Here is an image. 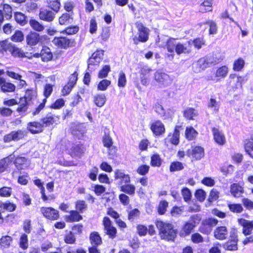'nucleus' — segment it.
I'll return each mask as SVG.
<instances>
[{"label":"nucleus","instance_id":"nucleus-38","mask_svg":"<svg viewBox=\"0 0 253 253\" xmlns=\"http://www.w3.org/2000/svg\"><path fill=\"white\" fill-rule=\"evenodd\" d=\"M198 135V131L192 126H187L185 130V137L188 141L196 139Z\"/></svg>","mask_w":253,"mask_h":253},{"label":"nucleus","instance_id":"nucleus-19","mask_svg":"<svg viewBox=\"0 0 253 253\" xmlns=\"http://www.w3.org/2000/svg\"><path fill=\"white\" fill-rule=\"evenodd\" d=\"M68 154L72 158H80L84 153V148L82 144H72L70 148H66Z\"/></svg>","mask_w":253,"mask_h":253},{"label":"nucleus","instance_id":"nucleus-24","mask_svg":"<svg viewBox=\"0 0 253 253\" xmlns=\"http://www.w3.org/2000/svg\"><path fill=\"white\" fill-rule=\"evenodd\" d=\"M191 41H187L184 43L178 42L176 45L175 52L178 55L189 54L191 52Z\"/></svg>","mask_w":253,"mask_h":253},{"label":"nucleus","instance_id":"nucleus-44","mask_svg":"<svg viewBox=\"0 0 253 253\" xmlns=\"http://www.w3.org/2000/svg\"><path fill=\"white\" fill-rule=\"evenodd\" d=\"M185 164L178 161H174L170 163L169 167L170 172L181 171L184 169Z\"/></svg>","mask_w":253,"mask_h":253},{"label":"nucleus","instance_id":"nucleus-35","mask_svg":"<svg viewBox=\"0 0 253 253\" xmlns=\"http://www.w3.org/2000/svg\"><path fill=\"white\" fill-rule=\"evenodd\" d=\"M199 115L198 110L193 107H187L183 111V117L189 121L194 120Z\"/></svg>","mask_w":253,"mask_h":253},{"label":"nucleus","instance_id":"nucleus-25","mask_svg":"<svg viewBox=\"0 0 253 253\" xmlns=\"http://www.w3.org/2000/svg\"><path fill=\"white\" fill-rule=\"evenodd\" d=\"M140 81L142 85L147 86L149 83V74L152 70L146 65H143L140 67Z\"/></svg>","mask_w":253,"mask_h":253},{"label":"nucleus","instance_id":"nucleus-18","mask_svg":"<svg viewBox=\"0 0 253 253\" xmlns=\"http://www.w3.org/2000/svg\"><path fill=\"white\" fill-rule=\"evenodd\" d=\"M154 79L159 84L168 86L171 84L172 79L166 73L161 70H158L154 74Z\"/></svg>","mask_w":253,"mask_h":253},{"label":"nucleus","instance_id":"nucleus-27","mask_svg":"<svg viewBox=\"0 0 253 253\" xmlns=\"http://www.w3.org/2000/svg\"><path fill=\"white\" fill-rule=\"evenodd\" d=\"M213 139L214 142L219 146H223L226 143V138L224 134L218 128H211Z\"/></svg>","mask_w":253,"mask_h":253},{"label":"nucleus","instance_id":"nucleus-63","mask_svg":"<svg viewBox=\"0 0 253 253\" xmlns=\"http://www.w3.org/2000/svg\"><path fill=\"white\" fill-rule=\"evenodd\" d=\"M59 0H47L49 6L55 12H58L60 8Z\"/></svg>","mask_w":253,"mask_h":253},{"label":"nucleus","instance_id":"nucleus-48","mask_svg":"<svg viewBox=\"0 0 253 253\" xmlns=\"http://www.w3.org/2000/svg\"><path fill=\"white\" fill-rule=\"evenodd\" d=\"M14 18L16 21L22 26L25 25L28 22L27 17L20 12H15Z\"/></svg>","mask_w":253,"mask_h":253},{"label":"nucleus","instance_id":"nucleus-17","mask_svg":"<svg viewBox=\"0 0 253 253\" xmlns=\"http://www.w3.org/2000/svg\"><path fill=\"white\" fill-rule=\"evenodd\" d=\"M182 125H176L172 133H169V142L172 145L177 146L180 142V131L183 130Z\"/></svg>","mask_w":253,"mask_h":253},{"label":"nucleus","instance_id":"nucleus-20","mask_svg":"<svg viewBox=\"0 0 253 253\" xmlns=\"http://www.w3.org/2000/svg\"><path fill=\"white\" fill-rule=\"evenodd\" d=\"M57 117L51 112H48L46 115L40 119V122L43 128L55 126Z\"/></svg>","mask_w":253,"mask_h":253},{"label":"nucleus","instance_id":"nucleus-28","mask_svg":"<svg viewBox=\"0 0 253 253\" xmlns=\"http://www.w3.org/2000/svg\"><path fill=\"white\" fill-rule=\"evenodd\" d=\"M83 218L78 210H71L69 214L64 216V219L68 223L77 222L82 220Z\"/></svg>","mask_w":253,"mask_h":253},{"label":"nucleus","instance_id":"nucleus-26","mask_svg":"<svg viewBox=\"0 0 253 253\" xmlns=\"http://www.w3.org/2000/svg\"><path fill=\"white\" fill-rule=\"evenodd\" d=\"M32 58H41L43 62H48L52 58V54L49 48L46 46L43 47L40 53H35L31 55Z\"/></svg>","mask_w":253,"mask_h":253},{"label":"nucleus","instance_id":"nucleus-62","mask_svg":"<svg viewBox=\"0 0 253 253\" xmlns=\"http://www.w3.org/2000/svg\"><path fill=\"white\" fill-rule=\"evenodd\" d=\"M53 85L50 84H46L44 86L43 95L44 98L43 99H46V101L53 91Z\"/></svg>","mask_w":253,"mask_h":253},{"label":"nucleus","instance_id":"nucleus-34","mask_svg":"<svg viewBox=\"0 0 253 253\" xmlns=\"http://www.w3.org/2000/svg\"><path fill=\"white\" fill-rule=\"evenodd\" d=\"M17 105H18V107L16 111L20 115L25 116L28 114L29 102L20 97L19 102Z\"/></svg>","mask_w":253,"mask_h":253},{"label":"nucleus","instance_id":"nucleus-43","mask_svg":"<svg viewBox=\"0 0 253 253\" xmlns=\"http://www.w3.org/2000/svg\"><path fill=\"white\" fill-rule=\"evenodd\" d=\"M103 50H97L89 59V63H100L103 59Z\"/></svg>","mask_w":253,"mask_h":253},{"label":"nucleus","instance_id":"nucleus-57","mask_svg":"<svg viewBox=\"0 0 253 253\" xmlns=\"http://www.w3.org/2000/svg\"><path fill=\"white\" fill-rule=\"evenodd\" d=\"M29 24L34 30L38 32L42 31L44 29V26L42 24L35 19H31L29 21Z\"/></svg>","mask_w":253,"mask_h":253},{"label":"nucleus","instance_id":"nucleus-55","mask_svg":"<svg viewBox=\"0 0 253 253\" xmlns=\"http://www.w3.org/2000/svg\"><path fill=\"white\" fill-rule=\"evenodd\" d=\"M140 214V211L138 209H133L128 212L127 219L129 221L133 222L139 218Z\"/></svg>","mask_w":253,"mask_h":253},{"label":"nucleus","instance_id":"nucleus-50","mask_svg":"<svg viewBox=\"0 0 253 253\" xmlns=\"http://www.w3.org/2000/svg\"><path fill=\"white\" fill-rule=\"evenodd\" d=\"M36 97V92L33 89H27L25 95L21 97L22 99L29 102L32 101Z\"/></svg>","mask_w":253,"mask_h":253},{"label":"nucleus","instance_id":"nucleus-2","mask_svg":"<svg viewBox=\"0 0 253 253\" xmlns=\"http://www.w3.org/2000/svg\"><path fill=\"white\" fill-rule=\"evenodd\" d=\"M155 224L162 240L167 241H174L176 237L177 231L174 229V226L172 224L161 220H156Z\"/></svg>","mask_w":253,"mask_h":253},{"label":"nucleus","instance_id":"nucleus-14","mask_svg":"<svg viewBox=\"0 0 253 253\" xmlns=\"http://www.w3.org/2000/svg\"><path fill=\"white\" fill-rule=\"evenodd\" d=\"M239 225L242 227V234L245 236L250 235L253 230V220H249L243 218L237 219Z\"/></svg>","mask_w":253,"mask_h":253},{"label":"nucleus","instance_id":"nucleus-10","mask_svg":"<svg viewBox=\"0 0 253 253\" xmlns=\"http://www.w3.org/2000/svg\"><path fill=\"white\" fill-rule=\"evenodd\" d=\"M102 225L104 227L105 233L110 239H114L117 237V230L112 224L110 218L107 216L103 218Z\"/></svg>","mask_w":253,"mask_h":253},{"label":"nucleus","instance_id":"nucleus-45","mask_svg":"<svg viewBox=\"0 0 253 253\" xmlns=\"http://www.w3.org/2000/svg\"><path fill=\"white\" fill-rule=\"evenodd\" d=\"M227 207L229 211L234 213H241L244 209L241 204L239 203H228Z\"/></svg>","mask_w":253,"mask_h":253},{"label":"nucleus","instance_id":"nucleus-7","mask_svg":"<svg viewBox=\"0 0 253 253\" xmlns=\"http://www.w3.org/2000/svg\"><path fill=\"white\" fill-rule=\"evenodd\" d=\"M238 235L237 231L232 232L228 239L223 243L221 246L225 251H236L238 250Z\"/></svg>","mask_w":253,"mask_h":253},{"label":"nucleus","instance_id":"nucleus-42","mask_svg":"<svg viewBox=\"0 0 253 253\" xmlns=\"http://www.w3.org/2000/svg\"><path fill=\"white\" fill-rule=\"evenodd\" d=\"M94 103L98 107H102L105 104L107 98L104 93H98L93 97Z\"/></svg>","mask_w":253,"mask_h":253},{"label":"nucleus","instance_id":"nucleus-1","mask_svg":"<svg viewBox=\"0 0 253 253\" xmlns=\"http://www.w3.org/2000/svg\"><path fill=\"white\" fill-rule=\"evenodd\" d=\"M114 179L118 180L120 191L130 196L135 193V187L130 184L131 178L129 174L126 173L123 169H116L114 171Z\"/></svg>","mask_w":253,"mask_h":253},{"label":"nucleus","instance_id":"nucleus-16","mask_svg":"<svg viewBox=\"0 0 253 253\" xmlns=\"http://www.w3.org/2000/svg\"><path fill=\"white\" fill-rule=\"evenodd\" d=\"M52 42L55 45L63 48L74 46L75 45V42L73 39L62 37L54 38Z\"/></svg>","mask_w":253,"mask_h":253},{"label":"nucleus","instance_id":"nucleus-36","mask_svg":"<svg viewBox=\"0 0 253 253\" xmlns=\"http://www.w3.org/2000/svg\"><path fill=\"white\" fill-rule=\"evenodd\" d=\"M89 240L91 245L99 246L103 243L102 239L97 231L91 232L89 236Z\"/></svg>","mask_w":253,"mask_h":253},{"label":"nucleus","instance_id":"nucleus-6","mask_svg":"<svg viewBox=\"0 0 253 253\" xmlns=\"http://www.w3.org/2000/svg\"><path fill=\"white\" fill-rule=\"evenodd\" d=\"M186 154L192 162L201 160L205 156V149L200 145H192L187 149Z\"/></svg>","mask_w":253,"mask_h":253},{"label":"nucleus","instance_id":"nucleus-49","mask_svg":"<svg viewBox=\"0 0 253 253\" xmlns=\"http://www.w3.org/2000/svg\"><path fill=\"white\" fill-rule=\"evenodd\" d=\"M102 142L103 146L109 149L111 147L113 144V139L110 135L109 132H105L104 135L102 137Z\"/></svg>","mask_w":253,"mask_h":253},{"label":"nucleus","instance_id":"nucleus-56","mask_svg":"<svg viewBox=\"0 0 253 253\" xmlns=\"http://www.w3.org/2000/svg\"><path fill=\"white\" fill-rule=\"evenodd\" d=\"M87 208V205L83 200H77L75 202V210H78L80 213H83Z\"/></svg>","mask_w":253,"mask_h":253},{"label":"nucleus","instance_id":"nucleus-22","mask_svg":"<svg viewBox=\"0 0 253 253\" xmlns=\"http://www.w3.org/2000/svg\"><path fill=\"white\" fill-rule=\"evenodd\" d=\"M13 163L17 170L19 171L27 169L29 166L28 159L25 157L20 156L16 157L13 160Z\"/></svg>","mask_w":253,"mask_h":253},{"label":"nucleus","instance_id":"nucleus-13","mask_svg":"<svg viewBox=\"0 0 253 253\" xmlns=\"http://www.w3.org/2000/svg\"><path fill=\"white\" fill-rule=\"evenodd\" d=\"M136 27L138 31V37H135L133 38L134 43L137 44L139 42H146L148 39V29L141 23H137Z\"/></svg>","mask_w":253,"mask_h":253},{"label":"nucleus","instance_id":"nucleus-40","mask_svg":"<svg viewBox=\"0 0 253 253\" xmlns=\"http://www.w3.org/2000/svg\"><path fill=\"white\" fill-rule=\"evenodd\" d=\"M12 241L13 238L10 236H2L0 238V248L2 250L9 248Z\"/></svg>","mask_w":253,"mask_h":253},{"label":"nucleus","instance_id":"nucleus-51","mask_svg":"<svg viewBox=\"0 0 253 253\" xmlns=\"http://www.w3.org/2000/svg\"><path fill=\"white\" fill-rule=\"evenodd\" d=\"M16 207L15 204L10 202L9 201H6L4 203H1L0 205V208H2L3 210L8 212L14 211H15Z\"/></svg>","mask_w":253,"mask_h":253},{"label":"nucleus","instance_id":"nucleus-39","mask_svg":"<svg viewBox=\"0 0 253 253\" xmlns=\"http://www.w3.org/2000/svg\"><path fill=\"white\" fill-rule=\"evenodd\" d=\"M12 154L5 157L0 160V173L5 171L12 164L13 158Z\"/></svg>","mask_w":253,"mask_h":253},{"label":"nucleus","instance_id":"nucleus-5","mask_svg":"<svg viewBox=\"0 0 253 253\" xmlns=\"http://www.w3.org/2000/svg\"><path fill=\"white\" fill-rule=\"evenodd\" d=\"M40 212L47 221H55L60 217L59 211L52 207H42L40 208Z\"/></svg>","mask_w":253,"mask_h":253},{"label":"nucleus","instance_id":"nucleus-41","mask_svg":"<svg viewBox=\"0 0 253 253\" xmlns=\"http://www.w3.org/2000/svg\"><path fill=\"white\" fill-rule=\"evenodd\" d=\"M40 35L36 32H31L26 36V42L28 45L33 46L36 45L40 41Z\"/></svg>","mask_w":253,"mask_h":253},{"label":"nucleus","instance_id":"nucleus-31","mask_svg":"<svg viewBox=\"0 0 253 253\" xmlns=\"http://www.w3.org/2000/svg\"><path fill=\"white\" fill-rule=\"evenodd\" d=\"M230 192L234 198H241L244 193V187L239 183H232L230 186Z\"/></svg>","mask_w":253,"mask_h":253},{"label":"nucleus","instance_id":"nucleus-29","mask_svg":"<svg viewBox=\"0 0 253 253\" xmlns=\"http://www.w3.org/2000/svg\"><path fill=\"white\" fill-rule=\"evenodd\" d=\"M228 72V69L225 65L219 67L216 71L214 78L211 77L209 80L215 81L216 82H219L221 80L225 78Z\"/></svg>","mask_w":253,"mask_h":253},{"label":"nucleus","instance_id":"nucleus-9","mask_svg":"<svg viewBox=\"0 0 253 253\" xmlns=\"http://www.w3.org/2000/svg\"><path fill=\"white\" fill-rule=\"evenodd\" d=\"M26 130L18 129L11 131L10 133L3 136V140L5 143H9L11 141H18L24 139L27 136Z\"/></svg>","mask_w":253,"mask_h":253},{"label":"nucleus","instance_id":"nucleus-60","mask_svg":"<svg viewBox=\"0 0 253 253\" xmlns=\"http://www.w3.org/2000/svg\"><path fill=\"white\" fill-rule=\"evenodd\" d=\"M150 170V166L149 165L143 164L138 166L136 169V172L140 175H145Z\"/></svg>","mask_w":253,"mask_h":253},{"label":"nucleus","instance_id":"nucleus-21","mask_svg":"<svg viewBox=\"0 0 253 253\" xmlns=\"http://www.w3.org/2000/svg\"><path fill=\"white\" fill-rule=\"evenodd\" d=\"M214 238L219 241H223L227 239L229 231L227 226L221 225L217 226L213 231Z\"/></svg>","mask_w":253,"mask_h":253},{"label":"nucleus","instance_id":"nucleus-11","mask_svg":"<svg viewBox=\"0 0 253 253\" xmlns=\"http://www.w3.org/2000/svg\"><path fill=\"white\" fill-rule=\"evenodd\" d=\"M78 80V73L75 71L72 74L68 79L67 83L61 89V94L65 96L70 94L73 88L76 85Z\"/></svg>","mask_w":253,"mask_h":253},{"label":"nucleus","instance_id":"nucleus-33","mask_svg":"<svg viewBox=\"0 0 253 253\" xmlns=\"http://www.w3.org/2000/svg\"><path fill=\"white\" fill-rule=\"evenodd\" d=\"M244 149L246 153L253 159V131L251 137L245 140Z\"/></svg>","mask_w":253,"mask_h":253},{"label":"nucleus","instance_id":"nucleus-54","mask_svg":"<svg viewBox=\"0 0 253 253\" xmlns=\"http://www.w3.org/2000/svg\"><path fill=\"white\" fill-rule=\"evenodd\" d=\"M65 101L63 98H60L56 99L50 105L49 108L51 109L58 110L65 106Z\"/></svg>","mask_w":253,"mask_h":253},{"label":"nucleus","instance_id":"nucleus-37","mask_svg":"<svg viewBox=\"0 0 253 253\" xmlns=\"http://www.w3.org/2000/svg\"><path fill=\"white\" fill-rule=\"evenodd\" d=\"M163 159L159 154L156 153L150 156V164L152 167L160 168L163 164Z\"/></svg>","mask_w":253,"mask_h":253},{"label":"nucleus","instance_id":"nucleus-53","mask_svg":"<svg viewBox=\"0 0 253 253\" xmlns=\"http://www.w3.org/2000/svg\"><path fill=\"white\" fill-rule=\"evenodd\" d=\"M64 242L67 244H75L76 242V238L75 234L70 231L65 234L63 239Z\"/></svg>","mask_w":253,"mask_h":253},{"label":"nucleus","instance_id":"nucleus-61","mask_svg":"<svg viewBox=\"0 0 253 253\" xmlns=\"http://www.w3.org/2000/svg\"><path fill=\"white\" fill-rule=\"evenodd\" d=\"M12 194V188L10 187L3 186L0 188V197L8 198Z\"/></svg>","mask_w":253,"mask_h":253},{"label":"nucleus","instance_id":"nucleus-4","mask_svg":"<svg viewBox=\"0 0 253 253\" xmlns=\"http://www.w3.org/2000/svg\"><path fill=\"white\" fill-rule=\"evenodd\" d=\"M0 45L1 51H8L14 57L32 58V53H24L21 49L15 47L14 45L7 41H2Z\"/></svg>","mask_w":253,"mask_h":253},{"label":"nucleus","instance_id":"nucleus-30","mask_svg":"<svg viewBox=\"0 0 253 253\" xmlns=\"http://www.w3.org/2000/svg\"><path fill=\"white\" fill-rule=\"evenodd\" d=\"M55 17V14L49 9L41 8L40 10L39 17L40 19L48 22H52Z\"/></svg>","mask_w":253,"mask_h":253},{"label":"nucleus","instance_id":"nucleus-23","mask_svg":"<svg viewBox=\"0 0 253 253\" xmlns=\"http://www.w3.org/2000/svg\"><path fill=\"white\" fill-rule=\"evenodd\" d=\"M27 130L32 134L42 132L44 130L40 121H34L27 123Z\"/></svg>","mask_w":253,"mask_h":253},{"label":"nucleus","instance_id":"nucleus-64","mask_svg":"<svg viewBox=\"0 0 253 253\" xmlns=\"http://www.w3.org/2000/svg\"><path fill=\"white\" fill-rule=\"evenodd\" d=\"M195 197L197 201L203 202L206 199V193L202 189H197L195 192Z\"/></svg>","mask_w":253,"mask_h":253},{"label":"nucleus","instance_id":"nucleus-15","mask_svg":"<svg viewBox=\"0 0 253 253\" xmlns=\"http://www.w3.org/2000/svg\"><path fill=\"white\" fill-rule=\"evenodd\" d=\"M245 79L241 76H237L235 74H231L229 76L228 84L230 85L233 91L242 87V84L245 82Z\"/></svg>","mask_w":253,"mask_h":253},{"label":"nucleus","instance_id":"nucleus-59","mask_svg":"<svg viewBox=\"0 0 253 253\" xmlns=\"http://www.w3.org/2000/svg\"><path fill=\"white\" fill-rule=\"evenodd\" d=\"M184 212L183 206H173L170 211L171 216L174 217H178Z\"/></svg>","mask_w":253,"mask_h":253},{"label":"nucleus","instance_id":"nucleus-58","mask_svg":"<svg viewBox=\"0 0 253 253\" xmlns=\"http://www.w3.org/2000/svg\"><path fill=\"white\" fill-rule=\"evenodd\" d=\"M190 240L193 243L196 244L202 243L204 241V237L198 232H195L192 234Z\"/></svg>","mask_w":253,"mask_h":253},{"label":"nucleus","instance_id":"nucleus-32","mask_svg":"<svg viewBox=\"0 0 253 253\" xmlns=\"http://www.w3.org/2000/svg\"><path fill=\"white\" fill-rule=\"evenodd\" d=\"M0 88L1 91L4 93H11L15 91L16 86L11 83L6 82L4 78L0 77Z\"/></svg>","mask_w":253,"mask_h":253},{"label":"nucleus","instance_id":"nucleus-52","mask_svg":"<svg viewBox=\"0 0 253 253\" xmlns=\"http://www.w3.org/2000/svg\"><path fill=\"white\" fill-rule=\"evenodd\" d=\"M18 244L19 247L23 250H26L28 249L29 246L28 238L26 234L23 233L21 235Z\"/></svg>","mask_w":253,"mask_h":253},{"label":"nucleus","instance_id":"nucleus-12","mask_svg":"<svg viewBox=\"0 0 253 253\" xmlns=\"http://www.w3.org/2000/svg\"><path fill=\"white\" fill-rule=\"evenodd\" d=\"M150 129L154 137L163 135L166 132L165 125L160 120H155L150 125Z\"/></svg>","mask_w":253,"mask_h":253},{"label":"nucleus","instance_id":"nucleus-3","mask_svg":"<svg viewBox=\"0 0 253 253\" xmlns=\"http://www.w3.org/2000/svg\"><path fill=\"white\" fill-rule=\"evenodd\" d=\"M201 221V217L198 214L190 216L188 221L184 222L181 227L180 235L181 237H185L189 236L194 230Z\"/></svg>","mask_w":253,"mask_h":253},{"label":"nucleus","instance_id":"nucleus-8","mask_svg":"<svg viewBox=\"0 0 253 253\" xmlns=\"http://www.w3.org/2000/svg\"><path fill=\"white\" fill-rule=\"evenodd\" d=\"M218 222V220L214 218H205L202 221L198 230L202 234L209 235L212 231L213 227L215 226Z\"/></svg>","mask_w":253,"mask_h":253},{"label":"nucleus","instance_id":"nucleus-47","mask_svg":"<svg viewBox=\"0 0 253 253\" xmlns=\"http://www.w3.org/2000/svg\"><path fill=\"white\" fill-rule=\"evenodd\" d=\"M169 203L166 200L160 201L157 207V211L159 215H164L167 211Z\"/></svg>","mask_w":253,"mask_h":253},{"label":"nucleus","instance_id":"nucleus-46","mask_svg":"<svg viewBox=\"0 0 253 253\" xmlns=\"http://www.w3.org/2000/svg\"><path fill=\"white\" fill-rule=\"evenodd\" d=\"M73 21V12L64 13L59 18V23L61 25L71 23Z\"/></svg>","mask_w":253,"mask_h":253}]
</instances>
